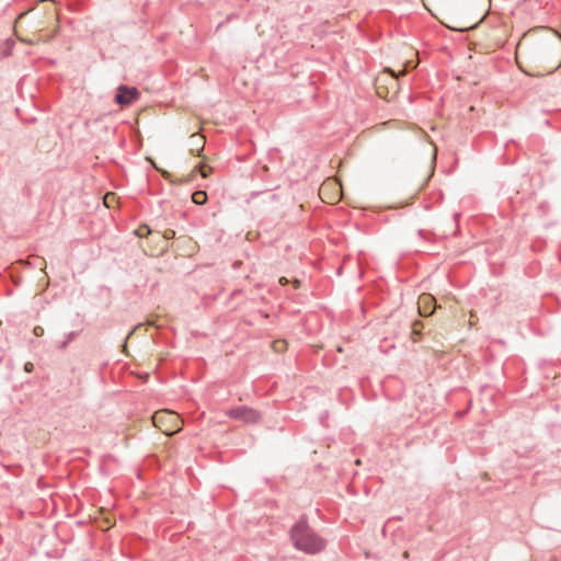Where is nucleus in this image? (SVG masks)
Masks as SVG:
<instances>
[{
	"label": "nucleus",
	"instance_id": "nucleus-1",
	"mask_svg": "<svg viewBox=\"0 0 561 561\" xmlns=\"http://www.w3.org/2000/svg\"><path fill=\"white\" fill-rule=\"evenodd\" d=\"M290 539L297 550L308 554H316L325 547V541L309 526L306 517L293 525Z\"/></svg>",
	"mask_w": 561,
	"mask_h": 561
},
{
	"label": "nucleus",
	"instance_id": "nucleus-2",
	"mask_svg": "<svg viewBox=\"0 0 561 561\" xmlns=\"http://www.w3.org/2000/svg\"><path fill=\"white\" fill-rule=\"evenodd\" d=\"M227 415L234 420L242 421L245 424H256L261 421L260 412L244 405L230 409Z\"/></svg>",
	"mask_w": 561,
	"mask_h": 561
},
{
	"label": "nucleus",
	"instance_id": "nucleus-3",
	"mask_svg": "<svg viewBox=\"0 0 561 561\" xmlns=\"http://www.w3.org/2000/svg\"><path fill=\"white\" fill-rule=\"evenodd\" d=\"M140 93L137 88L129 87L125 84H121L116 89V94L114 96V101L116 104L121 106H127L138 100Z\"/></svg>",
	"mask_w": 561,
	"mask_h": 561
},
{
	"label": "nucleus",
	"instance_id": "nucleus-4",
	"mask_svg": "<svg viewBox=\"0 0 561 561\" xmlns=\"http://www.w3.org/2000/svg\"><path fill=\"white\" fill-rule=\"evenodd\" d=\"M193 199H194V203H195V204H198V205H199V204L205 203V201H206V196H205V194H204L203 192H197V193L194 195Z\"/></svg>",
	"mask_w": 561,
	"mask_h": 561
},
{
	"label": "nucleus",
	"instance_id": "nucleus-5",
	"mask_svg": "<svg viewBox=\"0 0 561 561\" xmlns=\"http://www.w3.org/2000/svg\"><path fill=\"white\" fill-rule=\"evenodd\" d=\"M193 199H194V203H195V204H198V205H199V204L205 203V201H206V196H205V194H204L203 192H197V193L194 195Z\"/></svg>",
	"mask_w": 561,
	"mask_h": 561
},
{
	"label": "nucleus",
	"instance_id": "nucleus-6",
	"mask_svg": "<svg viewBox=\"0 0 561 561\" xmlns=\"http://www.w3.org/2000/svg\"><path fill=\"white\" fill-rule=\"evenodd\" d=\"M209 173H210V169L209 168L203 167L201 169V174H202L203 178H207L209 175Z\"/></svg>",
	"mask_w": 561,
	"mask_h": 561
},
{
	"label": "nucleus",
	"instance_id": "nucleus-7",
	"mask_svg": "<svg viewBox=\"0 0 561 561\" xmlns=\"http://www.w3.org/2000/svg\"><path fill=\"white\" fill-rule=\"evenodd\" d=\"M43 331H44V330H43L42 328H39V327H36V328L34 329V332H35V334H36L37 336L42 335V334H43Z\"/></svg>",
	"mask_w": 561,
	"mask_h": 561
},
{
	"label": "nucleus",
	"instance_id": "nucleus-8",
	"mask_svg": "<svg viewBox=\"0 0 561 561\" xmlns=\"http://www.w3.org/2000/svg\"><path fill=\"white\" fill-rule=\"evenodd\" d=\"M33 367H34V366H33V364H32V363H26V364H25V370H26V371H28V373L33 370Z\"/></svg>",
	"mask_w": 561,
	"mask_h": 561
},
{
	"label": "nucleus",
	"instance_id": "nucleus-9",
	"mask_svg": "<svg viewBox=\"0 0 561 561\" xmlns=\"http://www.w3.org/2000/svg\"><path fill=\"white\" fill-rule=\"evenodd\" d=\"M76 337V332H70L67 336V341L70 342Z\"/></svg>",
	"mask_w": 561,
	"mask_h": 561
},
{
	"label": "nucleus",
	"instance_id": "nucleus-10",
	"mask_svg": "<svg viewBox=\"0 0 561 561\" xmlns=\"http://www.w3.org/2000/svg\"><path fill=\"white\" fill-rule=\"evenodd\" d=\"M68 343H69V342H68L67 340H66V341H64V342L60 344V348H61V350L66 348V347H67V345H68Z\"/></svg>",
	"mask_w": 561,
	"mask_h": 561
},
{
	"label": "nucleus",
	"instance_id": "nucleus-11",
	"mask_svg": "<svg viewBox=\"0 0 561 561\" xmlns=\"http://www.w3.org/2000/svg\"><path fill=\"white\" fill-rule=\"evenodd\" d=\"M419 234H420L421 237H423V236H424V231H423V230H420V231H419Z\"/></svg>",
	"mask_w": 561,
	"mask_h": 561
},
{
	"label": "nucleus",
	"instance_id": "nucleus-12",
	"mask_svg": "<svg viewBox=\"0 0 561 561\" xmlns=\"http://www.w3.org/2000/svg\"><path fill=\"white\" fill-rule=\"evenodd\" d=\"M286 282H287V280H286V278H285V277H282V278H280V283H286Z\"/></svg>",
	"mask_w": 561,
	"mask_h": 561
}]
</instances>
